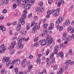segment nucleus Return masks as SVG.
<instances>
[{
	"mask_svg": "<svg viewBox=\"0 0 74 74\" xmlns=\"http://www.w3.org/2000/svg\"><path fill=\"white\" fill-rule=\"evenodd\" d=\"M23 13H24V15H26V14H27V10H24L23 12Z\"/></svg>",
	"mask_w": 74,
	"mask_h": 74,
	"instance_id": "41",
	"label": "nucleus"
},
{
	"mask_svg": "<svg viewBox=\"0 0 74 74\" xmlns=\"http://www.w3.org/2000/svg\"><path fill=\"white\" fill-rule=\"evenodd\" d=\"M63 20H64L63 17L60 16L58 18V19L56 20V23L57 24H60V23H62L63 21Z\"/></svg>",
	"mask_w": 74,
	"mask_h": 74,
	"instance_id": "4",
	"label": "nucleus"
},
{
	"mask_svg": "<svg viewBox=\"0 0 74 74\" xmlns=\"http://www.w3.org/2000/svg\"><path fill=\"white\" fill-rule=\"evenodd\" d=\"M64 54L62 52H60L59 54H57V57H60L61 58H63Z\"/></svg>",
	"mask_w": 74,
	"mask_h": 74,
	"instance_id": "13",
	"label": "nucleus"
},
{
	"mask_svg": "<svg viewBox=\"0 0 74 74\" xmlns=\"http://www.w3.org/2000/svg\"><path fill=\"white\" fill-rule=\"evenodd\" d=\"M43 2H40L39 3V5L40 7H42V6L43 5Z\"/></svg>",
	"mask_w": 74,
	"mask_h": 74,
	"instance_id": "46",
	"label": "nucleus"
},
{
	"mask_svg": "<svg viewBox=\"0 0 74 74\" xmlns=\"http://www.w3.org/2000/svg\"><path fill=\"white\" fill-rule=\"evenodd\" d=\"M60 14V12H56L53 14V15L54 16H59Z\"/></svg>",
	"mask_w": 74,
	"mask_h": 74,
	"instance_id": "21",
	"label": "nucleus"
},
{
	"mask_svg": "<svg viewBox=\"0 0 74 74\" xmlns=\"http://www.w3.org/2000/svg\"><path fill=\"white\" fill-rule=\"evenodd\" d=\"M17 7V5H16V4H14L13 5V8H16Z\"/></svg>",
	"mask_w": 74,
	"mask_h": 74,
	"instance_id": "56",
	"label": "nucleus"
},
{
	"mask_svg": "<svg viewBox=\"0 0 74 74\" xmlns=\"http://www.w3.org/2000/svg\"><path fill=\"white\" fill-rule=\"evenodd\" d=\"M1 48L4 50H6L7 49V47H6V45L4 44H2L1 45Z\"/></svg>",
	"mask_w": 74,
	"mask_h": 74,
	"instance_id": "18",
	"label": "nucleus"
},
{
	"mask_svg": "<svg viewBox=\"0 0 74 74\" xmlns=\"http://www.w3.org/2000/svg\"><path fill=\"white\" fill-rule=\"evenodd\" d=\"M39 39V38L38 37H36L34 39V42H37V41H38V40Z\"/></svg>",
	"mask_w": 74,
	"mask_h": 74,
	"instance_id": "34",
	"label": "nucleus"
},
{
	"mask_svg": "<svg viewBox=\"0 0 74 74\" xmlns=\"http://www.w3.org/2000/svg\"><path fill=\"white\" fill-rule=\"evenodd\" d=\"M72 39V37L71 36H69L67 38V41H70Z\"/></svg>",
	"mask_w": 74,
	"mask_h": 74,
	"instance_id": "27",
	"label": "nucleus"
},
{
	"mask_svg": "<svg viewBox=\"0 0 74 74\" xmlns=\"http://www.w3.org/2000/svg\"><path fill=\"white\" fill-rule=\"evenodd\" d=\"M40 8L38 7L36 8L35 9V10H36V11H40Z\"/></svg>",
	"mask_w": 74,
	"mask_h": 74,
	"instance_id": "52",
	"label": "nucleus"
},
{
	"mask_svg": "<svg viewBox=\"0 0 74 74\" xmlns=\"http://www.w3.org/2000/svg\"><path fill=\"white\" fill-rule=\"evenodd\" d=\"M4 4V1L3 0L0 1V5H3Z\"/></svg>",
	"mask_w": 74,
	"mask_h": 74,
	"instance_id": "29",
	"label": "nucleus"
},
{
	"mask_svg": "<svg viewBox=\"0 0 74 74\" xmlns=\"http://www.w3.org/2000/svg\"><path fill=\"white\" fill-rule=\"evenodd\" d=\"M70 24V22L69 20H66L64 22V25L65 26H69Z\"/></svg>",
	"mask_w": 74,
	"mask_h": 74,
	"instance_id": "11",
	"label": "nucleus"
},
{
	"mask_svg": "<svg viewBox=\"0 0 74 74\" xmlns=\"http://www.w3.org/2000/svg\"><path fill=\"white\" fill-rule=\"evenodd\" d=\"M2 12L3 14H5V13H7V10L4 9L3 10Z\"/></svg>",
	"mask_w": 74,
	"mask_h": 74,
	"instance_id": "60",
	"label": "nucleus"
},
{
	"mask_svg": "<svg viewBox=\"0 0 74 74\" xmlns=\"http://www.w3.org/2000/svg\"><path fill=\"white\" fill-rule=\"evenodd\" d=\"M60 46L61 47H64V46H65V45H64V44H63V43H62L61 44H60Z\"/></svg>",
	"mask_w": 74,
	"mask_h": 74,
	"instance_id": "63",
	"label": "nucleus"
},
{
	"mask_svg": "<svg viewBox=\"0 0 74 74\" xmlns=\"http://www.w3.org/2000/svg\"><path fill=\"white\" fill-rule=\"evenodd\" d=\"M60 2L62 4H63L64 3V1L63 0H60Z\"/></svg>",
	"mask_w": 74,
	"mask_h": 74,
	"instance_id": "49",
	"label": "nucleus"
},
{
	"mask_svg": "<svg viewBox=\"0 0 74 74\" xmlns=\"http://www.w3.org/2000/svg\"><path fill=\"white\" fill-rule=\"evenodd\" d=\"M30 29V26L29 25H27L26 26V29L27 30H28Z\"/></svg>",
	"mask_w": 74,
	"mask_h": 74,
	"instance_id": "31",
	"label": "nucleus"
},
{
	"mask_svg": "<svg viewBox=\"0 0 74 74\" xmlns=\"http://www.w3.org/2000/svg\"><path fill=\"white\" fill-rule=\"evenodd\" d=\"M71 53H72V49H69V54H70V55H71V54H72Z\"/></svg>",
	"mask_w": 74,
	"mask_h": 74,
	"instance_id": "51",
	"label": "nucleus"
},
{
	"mask_svg": "<svg viewBox=\"0 0 74 74\" xmlns=\"http://www.w3.org/2000/svg\"><path fill=\"white\" fill-rule=\"evenodd\" d=\"M9 60H10V57H8L3 58V62L4 63L7 62L6 64L7 66H9V64H10V63H11V61Z\"/></svg>",
	"mask_w": 74,
	"mask_h": 74,
	"instance_id": "1",
	"label": "nucleus"
},
{
	"mask_svg": "<svg viewBox=\"0 0 74 74\" xmlns=\"http://www.w3.org/2000/svg\"><path fill=\"white\" fill-rule=\"evenodd\" d=\"M44 10L43 9V8L41 7L40 8V12H44Z\"/></svg>",
	"mask_w": 74,
	"mask_h": 74,
	"instance_id": "37",
	"label": "nucleus"
},
{
	"mask_svg": "<svg viewBox=\"0 0 74 74\" xmlns=\"http://www.w3.org/2000/svg\"><path fill=\"white\" fill-rule=\"evenodd\" d=\"M30 60H28L27 62V65H29V64H30Z\"/></svg>",
	"mask_w": 74,
	"mask_h": 74,
	"instance_id": "58",
	"label": "nucleus"
},
{
	"mask_svg": "<svg viewBox=\"0 0 74 74\" xmlns=\"http://www.w3.org/2000/svg\"><path fill=\"white\" fill-rule=\"evenodd\" d=\"M59 47L58 46H56L54 48V53L55 54L57 53L58 52V50H59Z\"/></svg>",
	"mask_w": 74,
	"mask_h": 74,
	"instance_id": "15",
	"label": "nucleus"
},
{
	"mask_svg": "<svg viewBox=\"0 0 74 74\" xmlns=\"http://www.w3.org/2000/svg\"><path fill=\"white\" fill-rule=\"evenodd\" d=\"M17 46V48L18 49H22L24 47V45L23 44H21V43H19Z\"/></svg>",
	"mask_w": 74,
	"mask_h": 74,
	"instance_id": "10",
	"label": "nucleus"
},
{
	"mask_svg": "<svg viewBox=\"0 0 74 74\" xmlns=\"http://www.w3.org/2000/svg\"><path fill=\"white\" fill-rule=\"evenodd\" d=\"M71 29H72V27L71 26H69L68 28V31H71Z\"/></svg>",
	"mask_w": 74,
	"mask_h": 74,
	"instance_id": "48",
	"label": "nucleus"
},
{
	"mask_svg": "<svg viewBox=\"0 0 74 74\" xmlns=\"http://www.w3.org/2000/svg\"><path fill=\"white\" fill-rule=\"evenodd\" d=\"M59 71L60 72H61V73H63V72H64V69L63 68H61Z\"/></svg>",
	"mask_w": 74,
	"mask_h": 74,
	"instance_id": "44",
	"label": "nucleus"
},
{
	"mask_svg": "<svg viewBox=\"0 0 74 74\" xmlns=\"http://www.w3.org/2000/svg\"><path fill=\"white\" fill-rule=\"evenodd\" d=\"M26 38L24 37H22L21 36L19 37L17 39V41L18 44H21L22 43V40L24 41L25 40Z\"/></svg>",
	"mask_w": 74,
	"mask_h": 74,
	"instance_id": "5",
	"label": "nucleus"
},
{
	"mask_svg": "<svg viewBox=\"0 0 74 74\" xmlns=\"http://www.w3.org/2000/svg\"><path fill=\"white\" fill-rule=\"evenodd\" d=\"M52 14V12L50 10H48L47 12V15H51Z\"/></svg>",
	"mask_w": 74,
	"mask_h": 74,
	"instance_id": "36",
	"label": "nucleus"
},
{
	"mask_svg": "<svg viewBox=\"0 0 74 74\" xmlns=\"http://www.w3.org/2000/svg\"><path fill=\"white\" fill-rule=\"evenodd\" d=\"M26 17V14H23L22 15L21 18L23 19H25Z\"/></svg>",
	"mask_w": 74,
	"mask_h": 74,
	"instance_id": "35",
	"label": "nucleus"
},
{
	"mask_svg": "<svg viewBox=\"0 0 74 74\" xmlns=\"http://www.w3.org/2000/svg\"><path fill=\"white\" fill-rule=\"evenodd\" d=\"M36 31V29H34V28L32 29V33H36L35 31Z\"/></svg>",
	"mask_w": 74,
	"mask_h": 74,
	"instance_id": "54",
	"label": "nucleus"
},
{
	"mask_svg": "<svg viewBox=\"0 0 74 74\" xmlns=\"http://www.w3.org/2000/svg\"><path fill=\"white\" fill-rule=\"evenodd\" d=\"M58 68V65L57 64L55 65L53 67L54 70H57Z\"/></svg>",
	"mask_w": 74,
	"mask_h": 74,
	"instance_id": "32",
	"label": "nucleus"
},
{
	"mask_svg": "<svg viewBox=\"0 0 74 74\" xmlns=\"http://www.w3.org/2000/svg\"><path fill=\"white\" fill-rule=\"evenodd\" d=\"M0 30H1L2 32H4L5 30V28L2 25H0Z\"/></svg>",
	"mask_w": 74,
	"mask_h": 74,
	"instance_id": "20",
	"label": "nucleus"
},
{
	"mask_svg": "<svg viewBox=\"0 0 74 74\" xmlns=\"http://www.w3.org/2000/svg\"><path fill=\"white\" fill-rule=\"evenodd\" d=\"M29 3H30L29 2V3H25V5L24 4V5H22V6L23 8L24 7V8L25 9H26V10L30 9L31 8V5L29 4Z\"/></svg>",
	"mask_w": 74,
	"mask_h": 74,
	"instance_id": "3",
	"label": "nucleus"
},
{
	"mask_svg": "<svg viewBox=\"0 0 74 74\" xmlns=\"http://www.w3.org/2000/svg\"><path fill=\"white\" fill-rule=\"evenodd\" d=\"M36 63H38V64H40L41 63V59L40 58H39L36 60Z\"/></svg>",
	"mask_w": 74,
	"mask_h": 74,
	"instance_id": "25",
	"label": "nucleus"
},
{
	"mask_svg": "<svg viewBox=\"0 0 74 74\" xmlns=\"http://www.w3.org/2000/svg\"><path fill=\"white\" fill-rule=\"evenodd\" d=\"M21 1L22 0H18L17 5L18 6H20L21 5Z\"/></svg>",
	"mask_w": 74,
	"mask_h": 74,
	"instance_id": "24",
	"label": "nucleus"
},
{
	"mask_svg": "<svg viewBox=\"0 0 74 74\" xmlns=\"http://www.w3.org/2000/svg\"><path fill=\"white\" fill-rule=\"evenodd\" d=\"M74 5H71L70 8L69 9V11H70L73 8Z\"/></svg>",
	"mask_w": 74,
	"mask_h": 74,
	"instance_id": "45",
	"label": "nucleus"
},
{
	"mask_svg": "<svg viewBox=\"0 0 74 74\" xmlns=\"http://www.w3.org/2000/svg\"><path fill=\"white\" fill-rule=\"evenodd\" d=\"M21 26L22 25H21V23H18L17 26L21 27Z\"/></svg>",
	"mask_w": 74,
	"mask_h": 74,
	"instance_id": "61",
	"label": "nucleus"
},
{
	"mask_svg": "<svg viewBox=\"0 0 74 74\" xmlns=\"http://www.w3.org/2000/svg\"><path fill=\"white\" fill-rule=\"evenodd\" d=\"M56 10H55V9H53L52 10L51 13L52 14H53V13H54V12H56Z\"/></svg>",
	"mask_w": 74,
	"mask_h": 74,
	"instance_id": "62",
	"label": "nucleus"
},
{
	"mask_svg": "<svg viewBox=\"0 0 74 74\" xmlns=\"http://www.w3.org/2000/svg\"><path fill=\"white\" fill-rule=\"evenodd\" d=\"M4 18V16H1L0 17V19H1V20H3Z\"/></svg>",
	"mask_w": 74,
	"mask_h": 74,
	"instance_id": "64",
	"label": "nucleus"
},
{
	"mask_svg": "<svg viewBox=\"0 0 74 74\" xmlns=\"http://www.w3.org/2000/svg\"><path fill=\"white\" fill-rule=\"evenodd\" d=\"M34 20L36 21V20H37L38 19V16H34Z\"/></svg>",
	"mask_w": 74,
	"mask_h": 74,
	"instance_id": "38",
	"label": "nucleus"
},
{
	"mask_svg": "<svg viewBox=\"0 0 74 74\" xmlns=\"http://www.w3.org/2000/svg\"><path fill=\"white\" fill-rule=\"evenodd\" d=\"M47 26H48V24H44L43 27L44 28H47Z\"/></svg>",
	"mask_w": 74,
	"mask_h": 74,
	"instance_id": "53",
	"label": "nucleus"
},
{
	"mask_svg": "<svg viewBox=\"0 0 74 74\" xmlns=\"http://www.w3.org/2000/svg\"><path fill=\"white\" fill-rule=\"evenodd\" d=\"M5 50L2 49L0 50V53H3L5 52Z\"/></svg>",
	"mask_w": 74,
	"mask_h": 74,
	"instance_id": "33",
	"label": "nucleus"
},
{
	"mask_svg": "<svg viewBox=\"0 0 74 74\" xmlns=\"http://www.w3.org/2000/svg\"><path fill=\"white\" fill-rule=\"evenodd\" d=\"M32 13H30L28 16V18H31V17L32 16Z\"/></svg>",
	"mask_w": 74,
	"mask_h": 74,
	"instance_id": "57",
	"label": "nucleus"
},
{
	"mask_svg": "<svg viewBox=\"0 0 74 74\" xmlns=\"http://www.w3.org/2000/svg\"><path fill=\"white\" fill-rule=\"evenodd\" d=\"M60 10V8H57L56 10V12H59V11Z\"/></svg>",
	"mask_w": 74,
	"mask_h": 74,
	"instance_id": "55",
	"label": "nucleus"
},
{
	"mask_svg": "<svg viewBox=\"0 0 74 74\" xmlns=\"http://www.w3.org/2000/svg\"><path fill=\"white\" fill-rule=\"evenodd\" d=\"M40 45L42 46H45L47 44V40H40L39 42H41Z\"/></svg>",
	"mask_w": 74,
	"mask_h": 74,
	"instance_id": "8",
	"label": "nucleus"
},
{
	"mask_svg": "<svg viewBox=\"0 0 74 74\" xmlns=\"http://www.w3.org/2000/svg\"><path fill=\"white\" fill-rule=\"evenodd\" d=\"M26 62L27 61L26 59H25L23 60V62L22 63V67L23 68H24L26 67L25 65L26 64Z\"/></svg>",
	"mask_w": 74,
	"mask_h": 74,
	"instance_id": "12",
	"label": "nucleus"
},
{
	"mask_svg": "<svg viewBox=\"0 0 74 74\" xmlns=\"http://www.w3.org/2000/svg\"><path fill=\"white\" fill-rule=\"evenodd\" d=\"M33 67V65H29L28 69H32Z\"/></svg>",
	"mask_w": 74,
	"mask_h": 74,
	"instance_id": "40",
	"label": "nucleus"
},
{
	"mask_svg": "<svg viewBox=\"0 0 74 74\" xmlns=\"http://www.w3.org/2000/svg\"><path fill=\"white\" fill-rule=\"evenodd\" d=\"M15 63L16 64H19L21 63V60L19 59L14 60L12 62V64H14Z\"/></svg>",
	"mask_w": 74,
	"mask_h": 74,
	"instance_id": "6",
	"label": "nucleus"
},
{
	"mask_svg": "<svg viewBox=\"0 0 74 74\" xmlns=\"http://www.w3.org/2000/svg\"><path fill=\"white\" fill-rule=\"evenodd\" d=\"M63 40H66V38L67 37V33L64 32L63 34Z\"/></svg>",
	"mask_w": 74,
	"mask_h": 74,
	"instance_id": "22",
	"label": "nucleus"
},
{
	"mask_svg": "<svg viewBox=\"0 0 74 74\" xmlns=\"http://www.w3.org/2000/svg\"><path fill=\"white\" fill-rule=\"evenodd\" d=\"M71 60H68L66 62V64L68 66V65H69L70 63H71Z\"/></svg>",
	"mask_w": 74,
	"mask_h": 74,
	"instance_id": "23",
	"label": "nucleus"
},
{
	"mask_svg": "<svg viewBox=\"0 0 74 74\" xmlns=\"http://www.w3.org/2000/svg\"><path fill=\"white\" fill-rule=\"evenodd\" d=\"M21 29V28L20 27H18L17 26L16 27V30L17 31H19V30H20Z\"/></svg>",
	"mask_w": 74,
	"mask_h": 74,
	"instance_id": "42",
	"label": "nucleus"
},
{
	"mask_svg": "<svg viewBox=\"0 0 74 74\" xmlns=\"http://www.w3.org/2000/svg\"><path fill=\"white\" fill-rule=\"evenodd\" d=\"M63 30V26H61L59 28V31H62Z\"/></svg>",
	"mask_w": 74,
	"mask_h": 74,
	"instance_id": "50",
	"label": "nucleus"
},
{
	"mask_svg": "<svg viewBox=\"0 0 74 74\" xmlns=\"http://www.w3.org/2000/svg\"><path fill=\"white\" fill-rule=\"evenodd\" d=\"M46 62H47V66H50L51 64V62L49 60V58H47L46 59Z\"/></svg>",
	"mask_w": 74,
	"mask_h": 74,
	"instance_id": "17",
	"label": "nucleus"
},
{
	"mask_svg": "<svg viewBox=\"0 0 74 74\" xmlns=\"http://www.w3.org/2000/svg\"><path fill=\"white\" fill-rule=\"evenodd\" d=\"M46 40H48V45H51L52 44V41H53V38H52L51 36L49 35L47 36Z\"/></svg>",
	"mask_w": 74,
	"mask_h": 74,
	"instance_id": "2",
	"label": "nucleus"
},
{
	"mask_svg": "<svg viewBox=\"0 0 74 74\" xmlns=\"http://www.w3.org/2000/svg\"><path fill=\"white\" fill-rule=\"evenodd\" d=\"M54 55V54L53 53L51 55L50 57V59H52L51 60V62L53 63L55 62V58L53 57Z\"/></svg>",
	"mask_w": 74,
	"mask_h": 74,
	"instance_id": "16",
	"label": "nucleus"
},
{
	"mask_svg": "<svg viewBox=\"0 0 74 74\" xmlns=\"http://www.w3.org/2000/svg\"><path fill=\"white\" fill-rule=\"evenodd\" d=\"M23 3V4L22 5L24 6H25V4H26L27 3H28L29 2V0H22Z\"/></svg>",
	"mask_w": 74,
	"mask_h": 74,
	"instance_id": "19",
	"label": "nucleus"
},
{
	"mask_svg": "<svg viewBox=\"0 0 74 74\" xmlns=\"http://www.w3.org/2000/svg\"><path fill=\"white\" fill-rule=\"evenodd\" d=\"M15 73H18V68L17 67L15 68Z\"/></svg>",
	"mask_w": 74,
	"mask_h": 74,
	"instance_id": "47",
	"label": "nucleus"
},
{
	"mask_svg": "<svg viewBox=\"0 0 74 74\" xmlns=\"http://www.w3.org/2000/svg\"><path fill=\"white\" fill-rule=\"evenodd\" d=\"M38 23H36L35 25L34 26L33 28L35 30H37V29H39L40 28V25H38Z\"/></svg>",
	"mask_w": 74,
	"mask_h": 74,
	"instance_id": "7",
	"label": "nucleus"
},
{
	"mask_svg": "<svg viewBox=\"0 0 74 74\" xmlns=\"http://www.w3.org/2000/svg\"><path fill=\"white\" fill-rule=\"evenodd\" d=\"M16 42L15 41H13L11 43V45L9 48H10L11 49H12L15 47V45H16Z\"/></svg>",
	"mask_w": 74,
	"mask_h": 74,
	"instance_id": "9",
	"label": "nucleus"
},
{
	"mask_svg": "<svg viewBox=\"0 0 74 74\" xmlns=\"http://www.w3.org/2000/svg\"><path fill=\"white\" fill-rule=\"evenodd\" d=\"M33 58V56L32 55H30L29 56V58L30 59H32Z\"/></svg>",
	"mask_w": 74,
	"mask_h": 74,
	"instance_id": "59",
	"label": "nucleus"
},
{
	"mask_svg": "<svg viewBox=\"0 0 74 74\" xmlns=\"http://www.w3.org/2000/svg\"><path fill=\"white\" fill-rule=\"evenodd\" d=\"M35 24V22L34 21H33L31 23V27H33L34 26Z\"/></svg>",
	"mask_w": 74,
	"mask_h": 74,
	"instance_id": "39",
	"label": "nucleus"
},
{
	"mask_svg": "<svg viewBox=\"0 0 74 74\" xmlns=\"http://www.w3.org/2000/svg\"><path fill=\"white\" fill-rule=\"evenodd\" d=\"M13 34L12 33V31L10 30L9 31V35L10 36H12Z\"/></svg>",
	"mask_w": 74,
	"mask_h": 74,
	"instance_id": "43",
	"label": "nucleus"
},
{
	"mask_svg": "<svg viewBox=\"0 0 74 74\" xmlns=\"http://www.w3.org/2000/svg\"><path fill=\"white\" fill-rule=\"evenodd\" d=\"M26 33H27V31H23L22 33V36H25L26 34Z\"/></svg>",
	"mask_w": 74,
	"mask_h": 74,
	"instance_id": "26",
	"label": "nucleus"
},
{
	"mask_svg": "<svg viewBox=\"0 0 74 74\" xmlns=\"http://www.w3.org/2000/svg\"><path fill=\"white\" fill-rule=\"evenodd\" d=\"M15 50H12L10 51V53L11 55H13V54L15 53Z\"/></svg>",
	"mask_w": 74,
	"mask_h": 74,
	"instance_id": "30",
	"label": "nucleus"
},
{
	"mask_svg": "<svg viewBox=\"0 0 74 74\" xmlns=\"http://www.w3.org/2000/svg\"><path fill=\"white\" fill-rule=\"evenodd\" d=\"M19 21L22 25H23L25 24V22L24 19L23 18H20L19 20Z\"/></svg>",
	"mask_w": 74,
	"mask_h": 74,
	"instance_id": "14",
	"label": "nucleus"
},
{
	"mask_svg": "<svg viewBox=\"0 0 74 74\" xmlns=\"http://www.w3.org/2000/svg\"><path fill=\"white\" fill-rule=\"evenodd\" d=\"M4 73H5V74H6V72H5V69H2V70H1V74H3Z\"/></svg>",
	"mask_w": 74,
	"mask_h": 74,
	"instance_id": "28",
	"label": "nucleus"
}]
</instances>
